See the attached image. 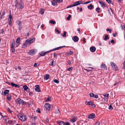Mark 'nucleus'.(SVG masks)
<instances>
[{"label": "nucleus", "instance_id": "nucleus-50", "mask_svg": "<svg viewBox=\"0 0 125 125\" xmlns=\"http://www.w3.org/2000/svg\"><path fill=\"white\" fill-rule=\"evenodd\" d=\"M52 50H50V51H47L46 52H45V54H46V53H48L51 52H52Z\"/></svg>", "mask_w": 125, "mask_h": 125}, {"label": "nucleus", "instance_id": "nucleus-11", "mask_svg": "<svg viewBox=\"0 0 125 125\" xmlns=\"http://www.w3.org/2000/svg\"><path fill=\"white\" fill-rule=\"evenodd\" d=\"M86 104L87 105H89V106L91 107H95V105L94 104H93L91 102H86Z\"/></svg>", "mask_w": 125, "mask_h": 125}, {"label": "nucleus", "instance_id": "nucleus-53", "mask_svg": "<svg viewBox=\"0 0 125 125\" xmlns=\"http://www.w3.org/2000/svg\"><path fill=\"white\" fill-rule=\"evenodd\" d=\"M113 107L111 105H110L109 107V109H113Z\"/></svg>", "mask_w": 125, "mask_h": 125}, {"label": "nucleus", "instance_id": "nucleus-9", "mask_svg": "<svg viewBox=\"0 0 125 125\" xmlns=\"http://www.w3.org/2000/svg\"><path fill=\"white\" fill-rule=\"evenodd\" d=\"M110 64L113 68L115 70H117L118 69V68L117 65L114 62H111Z\"/></svg>", "mask_w": 125, "mask_h": 125}, {"label": "nucleus", "instance_id": "nucleus-45", "mask_svg": "<svg viewBox=\"0 0 125 125\" xmlns=\"http://www.w3.org/2000/svg\"><path fill=\"white\" fill-rule=\"evenodd\" d=\"M54 82L55 83H59V81L56 79L54 80Z\"/></svg>", "mask_w": 125, "mask_h": 125}, {"label": "nucleus", "instance_id": "nucleus-19", "mask_svg": "<svg viewBox=\"0 0 125 125\" xmlns=\"http://www.w3.org/2000/svg\"><path fill=\"white\" fill-rule=\"evenodd\" d=\"M101 68H103L105 70L107 69L106 66L105 64H101Z\"/></svg>", "mask_w": 125, "mask_h": 125}, {"label": "nucleus", "instance_id": "nucleus-55", "mask_svg": "<svg viewBox=\"0 0 125 125\" xmlns=\"http://www.w3.org/2000/svg\"><path fill=\"white\" fill-rule=\"evenodd\" d=\"M100 124L99 122H97L95 124V125H99Z\"/></svg>", "mask_w": 125, "mask_h": 125}, {"label": "nucleus", "instance_id": "nucleus-46", "mask_svg": "<svg viewBox=\"0 0 125 125\" xmlns=\"http://www.w3.org/2000/svg\"><path fill=\"white\" fill-rule=\"evenodd\" d=\"M71 17V16L70 15H69L68 17L67 18V19L68 20H69L70 19V18Z\"/></svg>", "mask_w": 125, "mask_h": 125}, {"label": "nucleus", "instance_id": "nucleus-7", "mask_svg": "<svg viewBox=\"0 0 125 125\" xmlns=\"http://www.w3.org/2000/svg\"><path fill=\"white\" fill-rule=\"evenodd\" d=\"M35 40V39L33 38L32 39H29L28 40H26V41L28 44V45H30L32 43L34 42Z\"/></svg>", "mask_w": 125, "mask_h": 125}, {"label": "nucleus", "instance_id": "nucleus-14", "mask_svg": "<svg viewBox=\"0 0 125 125\" xmlns=\"http://www.w3.org/2000/svg\"><path fill=\"white\" fill-rule=\"evenodd\" d=\"M72 39L74 42H76L78 41L79 39L77 36H75Z\"/></svg>", "mask_w": 125, "mask_h": 125}, {"label": "nucleus", "instance_id": "nucleus-44", "mask_svg": "<svg viewBox=\"0 0 125 125\" xmlns=\"http://www.w3.org/2000/svg\"><path fill=\"white\" fill-rule=\"evenodd\" d=\"M57 2L58 3H60L62 2V0H56Z\"/></svg>", "mask_w": 125, "mask_h": 125}, {"label": "nucleus", "instance_id": "nucleus-63", "mask_svg": "<svg viewBox=\"0 0 125 125\" xmlns=\"http://www.w3.org/2000/svg\"><path fill=\"white\" fill-rule=\"evenodd\" d=\"M68 63L69 65H70L71 64V62L70 61H68Z\"/></svg>", "mask_w": 125, "mask_h": 125}, {"label": "nucleus", "instance_id": "nucleus-48", "mask_svg": "<svg viewBox=\"0 0 125 125\" xmlns=\"http://www.w3.org/2000/svg\"><path fill=\"white\" fill-rule=\"evenodd\" d=\"M12 51L13 52H15V50L14 47L11 48Z\"/></svg>", "mask_w": 125, "mask_h": 125}, {"label": "nucleus", "instance_id": "nucleus-42", "mask_svg": "<svg viewBox=\"0 0 125 125\" xmlns=\"http://www.w3.org/2000/svg\"><path fill=\"white\" fill-rule=\"evenodd\" d=\"M108 98L105 97L103 98V100L105 101H108Z\"/></svg>", "mask_w": 125, "mask_h": 125}, {"label": "nucleus", "instance_id": "nucleus-6", "mask_svg": "<svg viewBox=\"0 0 125 125\" xmlns=\"http://www.w3.org/2000/svg\"><path fill=\"white\" fill-rule=\"evenodd\" d=\"M16 6L18 8L22 9L24 7V5L23 2L21 1L20 3L16 5Z\"/></svg>", "mask_w": 125, "mask_h": 125}, {"label": "nucleus", "instance_id": "nucleus-62", "mask_svg": "<svg viewBox=\"0 0 125 125\" xmlns=\"http://www.w3.org/2000/svg\"><path fill=\"white\" fill-rule=\"evenodd\" d=\"M5 11H3L2 12V14H3L2 15H4L5 14Z\"/></svg>", "mask_w": 125, "mask_h": 125}, {"label": "nucleus", "instance_id": "nucleus-52", "mask_svg": "<svg viewBox=\"0 0 125 125\" xmlns=\"http://www.w3.org/2000/svg\"><path fill=\"white\" fill-rule=\"evenodd\" d=\"M98 97V96L97 95H94V97L95 98H97Z\"/></svg>", "mask_w": 125, "mask_h": 125}, {"label": "nucleus", "instance_id": "nucleus-27", "mask_svg": "<svg viewBox=\"0 0 125 125\" xmlns=\"http://www.w3.org/2000/svg\"><path fill=\"white\" fill-rule=\"evenodd\" d=\"M77 119L76 118H73L70 121L71 122H74Z\"/></svg>", "mask_w": 125, "mask_h": 125}, {"label": "nucleus", "instance_id": "nucleus-37", "mask_svg": "<svg viewBox=\"0 0 125 125\" xmlns=\"http://www.w3.org/2000/svg\"><path fill=\"white\" fill-rule=\"evenodd\" d=\"M94 95L95 94L92 93H91L89 94L90 97H94Z\"/></svg>", "mask_w": 125, "mask_h": 125}, {"label": "nucleus", "instance_id": "nucleus-39", "mask_svg": "<svg viewBox=\"0 0 125 125\" xmlns=\"http://www.w3.org/2000/svg\"><path fill=\"white\" fill-rule=\"evenodd\" d=\"M109 94H108L103 95V96L105 97H106L107 98H108Z\"/></svg>", "mask_w": 125, "mask_h": 125}, {"label": "nucleus", "instance_id": "nucleus-59", "mask_svg": "<svg viewBox=\"0 0 125 125\" xmlns=\"http://www.w3.org/2000/svg\"><path fill=\"white\" fill-rule=\"evenodd\" d=\"M111 42L112 43H115V41L114 40H112L111 41Z\"/></svg>", "mask_w": 125, "mask_h": 125}, {"label": "nucleus", "instance_id": "nucleus-10", "mask_svg": "<svg viewBox=\"0 0 125 125\" xmlns=\"http://www.w3.org/2000/svg\"><path fill=\"white\" fill-rule=\"evenodd\" d=\"M12 16L10 14L9 16V19L8 20V22L10 26L12 24Z\"/></svg>", "mask_w": 125, "mask_h": 125}, {"label": "nucleus", "instance_id": "nucleus-40", "mask_svg": "<svg viewBox=\"0 0 125 125\" xmlns=\"http://www.w3.org/2000/svg\"><path fill=\"white\" fill-rule=\"evenodd\" d=\"M106 0L109 4L112 3V1L111 0Z\"/></svg>", "mask_w": 125, "mask_h": 125}, {"label": "nucleus", "instance_id": "nucleus-21", "mask_svg": "<svg viewBox=\"0 0 125 125\" xmlns=\"http://www.w3.org/2000/svg\"><path fill=\"white\" fill-rule=\"evenodd\" d=\"M52 5L55 6L57 4V1L55 0H53L52 2Z\"/></svg>", "mask_w": 125, "mask_h": 125}, {"label": "nucleus", "instance_id": "nucleus-16", "mask_svg": "<svg viewBox=\"0 0 125 125\" xmlns=\"http://www.w3.org/2000/svg\"><path fill=\"white\" fill-rule=\"evenodd\" d=\"M10 84L11 86L12 87H15L16 88L17 87L18 88H19L20 87V86L18 85L17 84H15L13 83H11Z\"/></svg>", "mask_w": 125, "mask_h": 125}, {"label": "nucleus", "instance_id": "nucleus-49", "mask_svg": "<svg viewBox=\"0 0 125 125\" xmlns=\"http://www.w3.org/2000/svg\"><path fill=\"white\" fill-rule=\"evenodd\" d=\"M55 31L56 32L58 33L59 34H60V32L58 30L56 29H55Z\"/></svg>", "mask_w": 125, "mask_h": 125}, {"label": "nucleus", "instance_id": "nucleus-29", "mask_svg": "<svg viewBox=\"0 0 125 125\" xmlns=\"http://www.w3.org/2000/svg\"><path fill=\"white\" fill-rule=\"evenodd\" d=\"M93 7L92 4H90L89 6H88L87 7V8L90 9H91L93 8Z\"/></svg>", "mask_w": 125, "mask_h": 125}, {"label": "nucleus", "instance_id": "nucleus-41", "mask_svg": "<svg viewBox=\"0 0 125 125\" xmlns=\"http://www.w3.org/2000/svg\"><path fill=\"white\" fill-rule=\"evenodd\" d=\"M73 68L72 67H69V68H68L67 70L69 71H72V69Z\"/></svg>", "mask_w": 125, "mask_h": 125}, {"label": "nucleus", "instance_id": "nucleus-33", "mask_svg": "<svg viewBox=\"0 0 125 125\" xmlns=\"http://www.w3.org/2000/svg\"><path fill=\"white\" fill-rule=\"evenodd\" d=\"M51 98L50 97H47L46 100L45 101L46 102H48L49 101H51Z\"/></svg>", "mask_w": 125, "mask_h": 125}, {"label": "nucleus", "instance_id": "nucleus-43", "mask_svg": "<svg viewBox=\"0 0 125 125\" xmlns=\"http://www.w3.org/2000/svg\"><path fill=\"white\" fill-rule=\"evenodd\" d=\"M106 31H109L110 33H111L112 32V30L110 29H106Z\"/></svg>", "mask_w": 125, "mask_h": 125}, {"label": "nucleus", "instance_id": "nucleus-54", "mask_svg": "<svg viewBox=\"0 0 125 125\" xmlns=\"http://www.w3.org/2000/svg\"><path fill=\"white\" fill-rule=\"evenodd\" d=\"M38 64L37 63H35L33 65V66L34 67H36L37 66V64Z\"/></svg>", "mask_w": 125, "mask_h": 125}, {"label": "nucleus", "instance_id": "nucleus-18", "mask_svg": "<svg viewBox=\"0 0 125 125\" xmlns=\"http://www.w3.org/2000/svg\"><path fill=\"white\" fill-rule=\"evenodd\" d=\"M36 87L35 89V91L39 92H40V89L39 85H36Z\"/></svg>", "mask_w": 125, "mask_h": 125}, {"label": "nucleus", "instance_id": "nucleus-26", "mask_svg": "<svg viewBox=\"0 0 125 125\" xmlns=\"http://www.w3.org/2000/svg\"><path fill=\"white\" fill-rule=\"evenodd\" d=\"M15 41H14L12 42L11 44V48L14 47L15 46Z\"/></svg>", "mask_w": 125, "mask_h": 125}, {"label": "nucleus", "instance_id": "nucleus-3", "mask_svg": "<svg viewBox=\"0 0 125 125\" xmlns=\"http://www.w3.org/2000/svg\"><path fill=\"white\" fill-rule=\"evenodd\" d=\"M16 103H18L20 104H23L26 103L23 100L19 98L16 100Z\"/></svg>", "mask_w": 125, "mask_h": 125}, {"label": "nucleus", "instance_id": "nucleus-28", "mask_svg": "<svg viewBox=\"0 0 125 125\" xmlns=\"http://www.w3.org/2000/svg\"><path fill=\"white\" fill-rule=\"evenodd\" d=\"M40 12L41 14H43L44 13V9H41L40 10Z\"/></svg>", "mask_w": 125, "mask_h": 125}, {"label": "nucleus", "instance_id": "nucleus-34", "mask_svg": "<svg viewBox=\"0 0 125 125\" xmlns=\"http://www.w3.org/2000/svg\"><path fill=\"white\" fill-rule=\"evenodd\" d=\"M109 39V37H108V35H105L104 36V40L105 41L107 40V39Z\"/></svg>", "mask_w": 125, "mask_h": 125}, {"label": "nucleus", "instance_id": "nucleus-13", "mask_svg": "<svg viewBox=\"0 0 125 125\" xmlns=\"http://www.w3.org/2000/svg\"><path fill=\"white\" fill-rule=\"evenodd\" d=\"M99 2L100 4L102 7H104L106 6V5L104 2L100 1H99Z\"/></svg>", "mask_w": 125, "mask_h": 125}, {"label": "nucleus", "instance_id": "nucleus-17", "mask_svg": "<svg viewBox=\"0 0 125 125\" xmlns=\"http://www.w3.org/2000/svg\"><path fill=\"white\" fill-rule=\"evenodd\" d=\"M90 50L92 52H94L96 50V48L94 47H92L90 48Z\"/></svg>", "mask_w": 125, "mask_h": 125}, {"label": "nucleus", "instance_id": "nucleus-22", "mask_svg": "<svg viewBox=\"0 0 125 125\" xmlns=\"http://www.w3.org/2000/svg\"><path fill=\"white\" fill-rule=\"evenodd\" d=\"M9 92V90H5L4 91V95L8 94Z\"/></svg>", "mask_w": 125, "mask_h": 125}, {"label": "nucleus", "instance_id": "nucleus-32", "mask_svg": "<svg viewBox=\"0 0 125 125\" xmlns=\"http://www.w3.org/2000/svg\"><path fill=\"white\" fill-rule=\"evenodd\" d=\"M40 55L42 56H44L45 54V52H42L40 53Z\"/></svg>", "mask_w": 125, "mask_h": 125}, {"label": "nucleus", "instance_id": "nucleus-15", "mask_svg": "<svg viewBox=\"0 0 125 125\" xmlns=\"http://www.w3.org/2000/svg\"><path fill=\"white\" fill-rule=\"evenodd\" d=\"M95 115L94 114H92L88 116V118L90 119H93L95 117Z\"/></svg>", "mask_w": 125, "mask_h": 125}, {"label": "nucleus", "instance_id": "nucleus-35", "mask_svg": "<svg viewBox=\"0 0 125 125\" xmlns=\"http://www.w3.org/2000/svg\"><path fill=\"white\" fill-rule=\"evenodd\" d=\"M66 32L64 31L63 32V34H62L61 35H62V36L63 37H66Z\"/></svg>", "mask_w": 125, "mask_h": 125}, {"label": "nucleus", "instance_id": "nucleus-31", "mask_svg": "<svg viewBox=\"0 0 125 125\" xmlns=\"http://www.w3.org/2000/svg\"><path fill=\"white\" fill-rule=\"evenodd\" d=\"M50 77V76L48 74H47L45 77V78L46 80L48 79Z\"/></svg>", "mask_w": 125, "mask_h": 125}, {"label": "nucleus", "instance_id": "nucleus-61", "mask_svg": "<svg viewBox=\"0 0 125 125\" xmlns=\"http://www.w3.org/2000/svg\"><path fill=\"white\" fill-rule=\"evenodd\" d=\"M85 38H83V42H85Z\"/></svg>", "mask_w": 125, "mask_h": 125}, {"label": "nucleus", "instance_id": "nucleus-23", "mask_svg": "<svg viewBox=\"0 0 125 125\" xmlns=\"http://www.w3.org/2000/svg\"><path fill=\"white\" fill-rule=\"evenodd\" d=\"M7 99L9 101H10L11 99V95H9L8 94L7 95Z\"/></svg>", "mask_w": 125, "mask_h": 125}, {"label": "nucleus", "instance_id": "nucleus-25", "mask_svg": "<svg viewBox=\"0 0 125 125\" xmlns=\"http://www.w3.org/2000/svg\"><path fill=\"white\" fill-rule=\"evenodd\" d=\"M20 38H18L16 40L17 44H20Z\"/></svg>", "mask_w": 125, "mask_h": 125}, {"label": "nucleus", "instance_id": "nucleus-51", "mask_svg": "<svg viewBox=\"0 0 125 125\" xmlns=\"http://www.w3.org/2000/svg\"><path fill=\"white\" fill-rule=\"evenodd\" d=\"M7 110L10 113H11L12 111L10 110V109L9 108H8Z\"/></svg>", "mask_w": 125, "mask_h": 125}, {"label": "nucleus", "instance_id": "nucleus-58", "mask_svg": "<svg viewBox=\"0 0 125 125\" xmlns=\"http://www.w3.org/2000/svg\"><path fill=\"white\" fill-rule=\"evenodd\" d=\"M70 124L68 122H66L65 124L64 123V125H70Z\"/></svg>", "mask_w": 125, "mask_h": 125}, {"label": "nucleus", "instance_id": "nucleus-8", "mask_svg": "<svg viewBox=\"0 0 125 125\" xmlns=\"http://www.w3.org/2000/svg\"><path fill=\"white\" fill-rule=\"evenodd\" d=\"M83 0L75 2L73 3V6H78L81 3H83Z\"/></svg>", "mask_w": 125, "mask_h": 125}, {"label": "nucleus", "instance_id": "nucleus-47", "mask_svg": "<svg viewBox=\"0 0 125 125\" xmlns=\"http://www.w3.org/2000/svg\"><path fill=\"white\" fill-rule=\"evenodd\" d=\"M74 7V6H73V5H70L68 6L67 7V8H70V7Z\"/></svg>", "mask_w": 125, "mask_h": 125}, {"label": "nucleus", "instance_id": "nucleus-2", "mask_svg": "<svg viewBox=\"0 0 125 125\" xmlns=\"http://www.w3.org/2000/svg\"><path fill=\"white\" fill-rule=\"evenodd\" d=\"M37 50L35 49H33L29 51L28 54L30 55L33 56L37 52Z\"/></svg>", "mask_w": 125, "mask_h": 125}, {"label": "nucleus", "instance_id": "nucleus-38", "mask_svg": "<svg viewBox=\"0 0 125 125\" xmlns=\"http://www.w3.org/2000/svg\"><path fill=\"white\" fill-rule=\"evenodd\" d=\"M100 10V8H97L96 9V10L97 11L98 13H99L100 11L99 10Z\"/></svg>", "mask_w": 125, "mask_h": 125}, {"label": "nucleus", "instance_id": "nucleus-4", "mask_svg": "<svg viewBox=\"0 0 125 125\" xmlns=\"http://www.w3.org/2000/svg\"><path fill=\"white\" fill-rule=\"evenodd\" d=\"M44 106L46 108L47 110L48 111H49L50 108L53 107L52 105H51L50 104L47 103H46L45 104Z\"/></svg>", "mask_w": 125, "mask_h": 125}, {"label": "nucleus", "instance_id": "nucleus-20", "mask_svg": "<svg viewBox=\"0 0 125 125\" xmlns=\"http://www.w3.org/2000/svg\"><path fill=\"white\" fill-rule=\"evenodd\" d=\"M57 123L60 125H64V123L62 121H57Z\"/></svg>", "mask_w": 125, "mask_h": 125}, {"label": "nucleus", "instance_id": "nucleus-12", "mask_svg": "<svg viewBox=\"0 0 125 125\" xmlns=\"http://www.w3.org/2000/svg\"><path fill=\"white\" fill-rule=\"evenodd\" d=\"M28 45V44L26 41L22 45V47L23 48H26Z\"/></svg>", "mask_w": 125, "mask_h": 125}, {"label": "nucleus", "instance_id": "nucleus-30", "mask_svg": "<svg viewBox=\"0 0 125 125\" xmlns=\"http://www.w3.org/2000/svg\"><path fill=\"white\" fill-rule=\"evenodd\" d=\"M23 88L25 91H26L28 88V87L26 85L23 86Z\"/></svg>", "mask_w": 125, "mask_h": 125}, {"label": "nucleus", "instance_id": "nucleus-1", "mask_svg": "<svg viewBox=\"0 0 125 125\" xmlns=\"http://www.w3.org/2000/svg\"><path fill=\"white\" fill-rule=\"evenodd\" d=\"M17 116L20 120L23 122L25 121L27 119L26 116L22 113H21L18 114Z\"/></svg>", "mask_w": 125, "mask_h": 125}, {"label": "nucleus", "instance_id": "nucleus-24", "mask_svg": "<svg viewBox=\"0 0 125 125\" xmlns=\"http://www.w3.org/2000/svg\"><path fill=\"white\" fill-rule=\"evenodd\" d=\"M63 47V46H60L59 47L56 48H54L53 50H52V51H54L56 50H58L59 49H61Z\"/></svg>", "mask_w": 125, "mask_h": 125}, {"label": "nucleus", "instance_id": "nucleus-36", "mask_svg": "<svg viewBox=\"0 0 125 125\" xmlns=\"http://www.w3.org/2000/svg\"><path fill=\"white\" fill-rule=\"evenodd\" d=\"M50 22L52 24H55L56 23V22L55 21H53L52 20H51L50 21Z\"/></svg>", "mask_w": 125, "mask_h": 125}, {"label": "nucleus", "instance_id": "nucleus-5", "mask_svg": "<svg viewBox=\"0 0 125 125\" xmlns=\"http://www.w3.org/2000/svg\"><path fill=\"white\" fill-rule=\"evenodd\" d=\"M17 23L18 26V29L19 30H21L22 28V23L21 21H17Z\"/></svg>", "mask_w": 125, "mask_h": 125}, {"label": "nucleus", "instance_id": "nucleus-64", "mask_svg": "<svg viewBox=\"0 0 125 125\" xmlns=\"http://www.w3.org/2000/svg\"><path fill=\"white\" fill-rule=\"evenodd\" d=\"M46 122H48L49 121V120L47 118L46 119Z\"/></svg>", "mask_w": 125, "mask_h": 125}, {"label": "nucleus", "instance_id": "nucleus-57", "mask_svg": "<svg viewBox=\"0 0 125 125\" xmlns=\"http://www.w3.org/2000/svg\"><path fill=\"white\" fill-rule=\"evenodd\" d=\"M73 52L72 51H70L69 52V54L71 55V54H73Z\"/></svg>", "mask_w": 125, "mask_h": 125}, {"label": "nucleus", "instance_id": "nucleus-56", "mask_svg": "<svg viewBox=\"0 0 125 125\" xmlns=\"http://www.w3.org/2000/svg\"><path fill=\"white\" fill-rule=\"evenodd\" d=\"M54 60H52V61L51 62V65H53V64H54Z\"/></svg>", "mask_w": 125, "mask_h": 125}, {"label": "nucleus", "instance_id": "nucleus-60", "mask_svg": "<svg viewBox=\"0 0 125 125\" xmlns=\"http://www.w3.org/2000/svg\"><path fill=\"white\" fill-rule=\"evenodd\" d=\"M54 57H56L57 56V54L55 53H54L53 55Z\"/></svg>", "mask_w": 125, "mask_h": 125}]
</instances>
